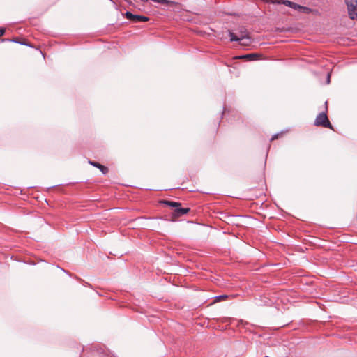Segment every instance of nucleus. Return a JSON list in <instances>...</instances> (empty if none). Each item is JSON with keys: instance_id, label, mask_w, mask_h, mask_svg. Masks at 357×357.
Returning a JSON list of instances; mask_svg holds the SVG:
<instances>
[{"instance_id": "obj_13", "label": "nucleus", "mask_w": 357, "mask_h": 357, "mask_svg": "<svg viewBox=\"0 0 357 357\" xmlns=\"http://www.w3.org/2000/svg\"><path fill=\"white\" fill-rule=\"evenodd\" d=\"M277 138H278V135H273V136L271 137V141H273V140H275V139H277Z\"/></svg>"}, {"instance_id": "obj_1", "label": "nucleus", "mask_w": 357, "mask_h": 357, "mask_svg": "<svg viewBox=\"0 0 357 357\" xmlns=\"http://www.w3.org/2000/svg\"><path fill=\"white\" fill-rule=\"evenodd\" d=\"M314 124L316 126H321L333 130V126L330 123L326 112H322L317 116Z\"/></svg>"}, {"instance_id": "obj_10", "label": "nucleus", "mask_w": 357, "mask_h": 357, "mask_svg": "<svg viewBox=\"0 0 357 357\" xmlns=\"http://www.w3.org/2000/svg\"><path fill=\"white\" fill-rule=\"evenodd\" d=\"M298 11H301L304 13H309L311 11V9L308 7L300 5V8H298Z\"/></svg>"}, {"instance_id": "obj_14", "label": "nucleus", "mask_w": 357, "mask_h": 357, "mask_svg": "<svg viewBox=\"0 0 357 357\" xmlns=\"http://www.w3.org/2000/svg\"><path fill=\"white\" fill-rule=\"evenodd\" d=\"M227 295H222V296H220L218 298H227Z\"/></svg>"}, {"instance_id": "obj_6", "label": "nucleus", "mask_w": 357, "mask_h": 357, "mask_svg": "<svg viewBox=\"0 0 357 357\" xmlns=\"http://www.w3.org/2000/svg\"><path fill=\"white\" fill-rule=\"evenodd\" d=\"M278 3H282L286 6L293 8L294 10H298V8H300V5L297 4L293 1L289 0H278Z\"/></svg>"}, {"instance_id": "obj_12", "label": "nucleus", "mask_w": 357, "mask_h": 357, "mask_svg": "<svg viewBox=\"0 0 357 357\" xmlns=\"http://www.w3.org/2000/svg\"><path fill=\"white\" fill-rule=\"evenodd\" d=\"M5 29L4 28H0V37L2 36L5 33Z\"/></svg>"}, {"instance_id": "obj_3", "label": "nucleus", "mask_w": 357, "mask_h": 357, "mask_svg": "<svg viewBox=\"0 0 357 357\" xmlns=\"http://www.w3.org/2000/svg\"><path fill=\"white\" fill-rule=\"evenodd\" d=\"M124 17L133 23L145 22L149 20V18L144 15H135L130 11H126Z\"/></svg>"}, {"instance_id": "obj_7", "label": "nucleus", "mask_w": 357, "mask_h": 357, "mask_svg": "<svg viewBox=\"0 0 357 357\" xmlns=\"http://www.w3.org/2000/svg\"><path fill=\"white\" fill-rule=\"evenodd\" d=\"M160 203L162 204L169 206L171 208H174V209L176 207L181 206V203L177 202H174V201H170V200H162V201H160Z\"/></svg>"}, {"instance_id": "obj_2", "label": "nucleus", "mask_w": 357, "mask_h": 357, "mask_svg": "<svg viewBox=\"0 0 357 357\" xmlns=\"http://www.w3.org/2000/svg\"><path fill=\"white\" fill-rule=\"evenodd\" d=\"M229 35L230 36V40L238 41L241 45H249L251 43V38L248 35H242L241 36H237L231 31H229Z\"/></svg>"}, {"instance_id": "obj_9", "label": "nucleus", "mask_w": 357, "mask_h": 357, "mask_svg": "<svg viewBox=\"0 0 357 357\" xmlns=\"http://www.w3.org/2000/svg\"><path fill=\"white\" fill-rule=\"evenodd\" d=\"M255 57H256V54H249L239 56L238 58H239V59H249L250 60H252Z\"/></svg>"}, {"instance_id": "obj_11", "label": "nucleus", "mask_w": 357, "mask_h": 357, "mask_svg": "<svg viewBox=\"0 0 357 357\" xmlns=\"http://www.w3.org/2000/svg\"><path fill=\"white\" fill-rule=\"evenodd\" d=\"M238 32H239V34L240 36H241L242 35H248V32H247V29L244 26H241L238 29Z\"/></svg>"}, {"instance_id": "obj_4", "label": "nucleus", "mask_w": 357, "mask_h": 357, "mask_svg": "<svg viewBox=\"0 0 357 357\" xmlns=\"http://www.w3.org/2000/svg\"><path fill=\"white\" fill-rule=\"evenodd\" d=\"M349 16L351 19L357 18V0H345Z\"/></svg>"}, {"instance_id": "obj_5", "label": "nucleus", "mask_w": 357, "mask_h": 357, "mask_svg": "<svg viewBox=\"0 0 357 357\" xmlns=\"http://www.w3.org/2000/svg\"><path fill=\"white\" fill-rule=\"evenodd\" d=\"M190 210V208H182L181 206L176 207L172 213V220L188 213Z\"/></svg>"}, {"instance_id": "obj_8", "label": "nucleus", "mask_w": 357, "mask_h": 357, "mask_svg": "<svg viewBox=\"0 0 357 357\" xmlns=\"http://www.w3.org/2000/svg\"><path fill=\"white\" fill-rule=\"evenodd\" d=\"M89 163L98 168L104 174H107L109 171L108 168L105 166H103L101 164L97 162H93V161H89Z\"/></svg>"}]
</instances>
